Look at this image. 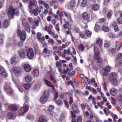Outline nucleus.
<instances>
[{"instance_id":"09e8293b","label":"nucleus","mask_w":122,"mask_h":122,"mask_svg":"<svg viewBox=\"0 0 122 122\" xmlns=\"http://www.w3.org/2000/svg\"><path fill=\"white\" fill-rule=\"evenodd\" d=\"M41 35V34L40 32H38L37 33V37L38 39V40L40 41H41V38L40 36Z\"/></svg>"},{"instance_id":"2eb2a0df","label":"nucleus","mask_w":122,"mask_h":122,"mask_svg":"<svg viewBox=\"0 0 122 122\" xmlns=\"http://www.w3.org/2000/svg\"><path fill=\"white\" fill-rule=\"evenodd\" d=\"M24 68L26 72H29L31 70V68L30 66L28 64H25L24 66Z\"/></svg>"},{"instance_id":"473e14b6","label":"nucleus","mask_w":122,"mask_h":122,"mask_svg":"<svg viewBox=\"0 0 122 122\" xmlns=\"http://www.w3.org/2000/svg\"><path fill=\"white\" fill-rule=\"evenodd\" d=\"M94 51L95 56L99 55V51L97 47H95L94 48Z\"/></svg>"},{"instance_id":"774afa93","label":"nucleus","mask_w":122,"mask_h":122,"mask_svg":"<svg viewBox=\"0 0 122 122\" xmlns=\"http://www.w3.org/2000/svg\"><path fill=\"white\" fill-rule=\"evenodd\" d=\"M28 19L30 23H33V20L32 18L29 17L28 18Z\"/></svg>"},{"instance_id":"f257e3e1","label":"nucleus","mask_w":122,"mask_h":122,"mask_svg":"<svg viewBox=\"0 0 122 122\" xmlns=\"http://www.w3.org/2000/svg\"><path fill=\"white\" fill-rule=\"evenodd\" d=\"M19 10L16 8H14L11 6H10L8 9L7 14L9 17L12 18L14 14L18 16L19 15Z\"/></svg>"},{"instance_id":"412c9836","label":"nucleus","mask_w":122,"mask_h":122,"mask_svg":"<svg viewBox=\"0 0 122 122\" xmlns=\"http://www.w3.org/2000/svg\"><path fill=\"white\" fill-rule=\"evenodd\" d=\"M110 92L111 95L114 96L117 94V90L116 89L112 88L110 90Z\"/></svg>"},{"instance_id":"6e6d98bb","label":"nucleus","mask_w":122,"mask_h":122,"mask_svg":"<svg viewBox=\"0 0 122 122\" xmlns=\"http://www.w3.org/2000/svg\"><path fill=\"white\" fill-rule=\"evenodd\" d=\"M117 22L120 24L122 23V19L121 18H118L117 19Z\"/></svg>"},{"instance_id":"338daca9","label":"nucleus","mask_w":122,"mask_h":122,"mask_svg":"<svg viewBox=\"0 0 122 122\" xmlns=\"http://www.w3.org/2000/svg\"><path fill=\"white\" fill-rule=\"evenodd\" d=\"M49 3L51 5L53 6L55 5L56 3L54 1H49Z\"/></svg>"},{"instance_id":"4d7b16f0","label":"nucleus","mask_w":122,"mask_h":122,"mask_svg":"<svg viewBox=\"0 0 122 122\" xmlns=\"http://www.w3.org/2000/svg\"><path fill=\"white\" fill-rule=\"evenodd\" d=\"M4 37V35H0V43H1Z\"/></svg>"},{"instance_id":"3c124183","label":"nucleus","mask_w":122,"mask_h":122,"mask_svg":"<svg viewBox=\"0 0 122 122\" xmlns=\"http://www.w3.org/2000/svg\"><path fill=\"white\" fill-rule=\"evenodd\" d=\"M48 110L50 115L52 116L54 115V113L52 110L50 108H49Z\"/></svg>"},{"instance_id":"bf43d9fd","label":"nucleus","mask_w":122,"mask_h":122,"mask_svg":"<svg viewBox=\"0 0 122 122\" xmlns=\"http://www.w3.org/2000/svg\"><path fill=\"white\" fill-rule=\"evenodd\" d=\"M23 43L21 41L19 42L18 44V46L19 47H21L23 46Z\"/></svg>"},{"instance_id":"4be33fe9","label":"nucleus","mask_w":122,"mask_h":122,"mask_svg":"<svg viewBox=\"0 0 122 122\" xmlns=\"http://www.w3.org/2000/svg\"><path fill=\"white\" fill-rule=\"evenodd\" d=\"M76 5V2L75 0H72L71 2L70 5V9L72 10L74 8Z\"/></svg>"},{"instance_id":"0eeeda50","label":"nucleus","mask_w":122,"mask_h":122,"mask_svg":"<svg viewBox=\"0 0 122 122\" xmlns=\"http://www.w3.org/2000/svg\"><path fill=\"white\" fill-rule=\"evenodd\" d=\"M27 56L30 59H32L34 56V52L33 49L30 48L28 49L27 51Z\"/></svg>"},{"instance_id":"f8f14e48","label":"nucleus","mask_w":122,"mask_h":122,"mask_svg":"<svg viewBox=\"0 0 122 122\" xmlns=\"http://www.w3.org/2000/svg\"><path fill=\"white\" fill-rule=\"evenodd\" d=\"M18 55L19 57L22 59H24L25 57L24 51L22 49H20L19 50Z\"/></svg>"},{"instance_id":"e2e57ef3","label":"nucleus","mask_w":122,"mask_h":122,"mask_svg":"<svg viewBox=\"0 0 122 122\" xmlns=\"http://www.w3.org/2000/svg\"><path fill=\"white\" fill-rule=\"evenodd\" d=\"M77 122H82V118L81 117H79L77 118Z\"/></svg>"},{"instance_id":"864d4df0","label":"nucleus","mask_w":122,"mask_h":122,"mask_svg":"<svg viewBox=\"0 0 122 122\" xmlns=\"http://www.w3.org/2000/svg\"><path fill=\"white\" fill-rule=\"evenodd\" d=\"M106 105L107 106L108 108L109 109H110L112 108V106L110 104V103L108 101L107 102V103L106 104Z\"/></svg>"},{"instance_id":"a18cd8bd","label":"nucleus","mask_w":122,"mask_h":122,"mask_svg":"<svg viewBox=\"0 0 122 122\" xmlns=\"http://www.w3.org/2000/svg\"><path fill=\"white\" fill-rule=\"evenodd\" d=\"M31 84H24L23 87L26 90L28 89L31 86Z\"/></svg>"},{"instance_id":"49530a36","label":"nucleus","mask_w":122,"mask_h":122,"mask_svg":"<svg viewBox=\"0 0 122 122\" xmlns=\"http://www.w3.org/2000/svg\"><path fill=\"white\" fill-rule=\"evenodd\" d=\"M50 77L51 79V80L53 82V83H56V80L53 76L52 75H50Z\"/></svg>"},{"instance_id":"72a5a7b5","label":"nucleus","mask_w":122,"mask_h":122,"mask_svg":"<svg viewBox=\"0 0 122 122\" xmlns=\"http://www.w3.org/2000/svg\"><path fill=\"white\" fill-rule=\"evenodd\" d=\"M37 3V1L36 0H30V5H33L34 6H36Z\"/></svg>"},{"instance_id":"a211bd4d","label":"nucleus","mask_w":122,"mask_h":122,"mask_svg":"<svg viewBox=\"0 0 122 122\" xmlns=\"http://www.w3.org/2000/svg\"><path fill=\"white\" fill-rule=\"evenodd\" d=\"M38 122H47V118L45 116H41L39 118Z\"/></svg>"},{"instance_id":"8fccbe9b","label":"nucleus","mask_w":122,"mask_h":122,"mask_svg":"<svg viewBox=\"0 0 122 122\" xmlns=\"http://www.w3.org/2000/svg\"><path fill=\"white\" fill-rule=\"evenodd\" d=\"M105 113L107 116L108 115V113H110V111L108 109H107L106 108H105L104 110Z\"/></svg>"},{"instance_id":"6ab92c4d","label":"nucleus","mask_w":122,"mask_h":122,"mask_svg":"<svg viewBox=\"0 0 122 122\" xmlns=\"http://www.w3.org/2000/svg\"><path fill=\"white\" fill-rule=\"evenodd\" d=\"M13 71L16 75L17 74H20V68H18L16 67H14L13 68Z\"/></svg>"},{"instance_id":"7ed1b4c3","label":"nucleus","mask_w":122,"mask_h":122,"mask_svg":"<svg viewBox=\"0 0 122 122\" xmlns=\"http://www.w3.org/2000/svg\"><path fill=\"white\" fill-rule=\"evenodd\" d=\"M22 22V25L25 27V30L28 33L30 31V26L29 24L26 21L25 19L24 18H22L21 20Z\"/></svg>"},{"instance_id":"20e7f679","label":"nucleus","mask_w":122,"mask_h":122,"mask_svg":"<svg viewBox=\"0 0 122 122\" xmlns=\"http://www.w3.org/2000/svg\"><path fill=\"white\" fill-rule=\"evenodd\" d=\"M108 78L109 80L111 82H117L118 79L117 74L115 72H111L109 75Z\"/></svg>"},{"instance_id":"cd10ccee","label":"nucleus","mask_w":122,"mask_h":122,"mask_svg":"<svg viewBox=\"0 0 122 122\" xmlns=\"http://www.w3.org/2000/svg\"><path fill=\"white\" fill-rule=\"evenodd\" d=\"M25 79L26 82L28 83L30 82L32 80L31 76L29 75H27L25 76Z\"/></svg>"},{"instance_id":"69168bd1","label":"nucleus","mask_w":122,"mask_h":122,"mask_svg":"<svg viewBox=\"0 0 122 122\" xmlns=\"http://www.w3.org/2000/svg\"><path fill=\"white\" fill-rule=\"evenodd\" d=\"M54 50L56 52H57L59 51L58 48L56 46H55L53 47Z\"/></svg>"},{"instance_id":"e433bc0d","label":"nucleus","mask_w":122,"mask_h":122,"mask_svg":"<svg viewBox=\"0 0 122 122\" xmlns=\"http://www.w3.org/2000/svg\"><path fill=\"white\" fill-rule=\"evenodd\" d=\"M65 15L67 18L68 20L69 21H72L71 17L69 14L66 13H65Z\"/></svg>"},{"instance_id":"0e129e2a","label":"nucleus","mask_w":122,"mask_h":122,"mask_svg":"<svg viewBox=\"0 0 122 122\" xmlns=\"http://www.w3.org/2000/svg\"><path fill=\"white\" fill-rule=\"evenodd\" d=\"M58 94L57 92H55L54 94V99L56 100L57 98Z\"/></svg>"},{"instance_id":"79ce46f5","label":"nucleus","mask_w":122,"mask_h":122,"mask_svg":"<svg viewBox=\"0 0 122 122\" xmlns=\"http://www.w3.org/2000/svg\"><path fill=\"white\" fill-rule=\"evenodd\" d=\"M78 48L79 50L83 51L85 47L83 44H81L78 46Z\"/></svg>"},{"instance_id":"b1692460","label":"nucleus","mask_w":122,"mask_h":122,"mask_svg":"<svg viewBox=\"0 0 122 122\" xmlns=\"http://www.w3.org/2000/svg\"><path fill=\"white\" fill-rule=\"evenodd\" d=\"M43 95L48 98L50 95V92L47 90H45L44 92Z\"/></svg>"},{"instance_id":"4468645a","label":"nucleus","mask_w":122,"mask_h":122,"mask_svg":"<svg viewBox=\"0 0 122 122\" xmlns=\"http://www.w3.org/2000/svg\"><path fill=\"white\" fill-rule=\"evenodd\" d=\"M91 8L95 11H97L98 10L99 8V5L97 4H94L92 5L91 6Z\"/></svg>"},{"instance_id":"9d476101","label":"nucleus","mask_w":122,"mask_h":122,"mask_svg":"<svg viewBox=\"0 0 122 122\" xmlns=\"http://www.w3.org/2000/svg\"><path fill=\"white\" fill-rule=\"evenodd\" d=\"M0 74L4 77H7V74L5 70L2 66H0Z\"/></svg>"},{"instance_id":"393cba45","label":"nucleus","mask_w":122,"mask_h":122,"mask_svg":"<svg viewBox=\"0 0 122 122\" xmlns=\"http://www.w3.org/2000/svg\"><path fill=\"white\" fill-rule=\"evenodd\" d=\"M39 9V8L38 6H36L35 9H33L32 11V14L35 16H37L38 15V13H37V10Z\"/></svg>"},{"instance_id":"f704fd0d","label":"nucleus","mask_w":122,"mask_h":122,"mask_svg":"<svg viewBox=\"0 0 122 122\" xmlns=\"http://www.w3.org/2000/svg\"><path fill=\"white\" fill-rule=\"evenodd\" d=\"M85 33L87 37H90L91 36L92 33L91 32L88 30H86L85 32Z\"/></svg>"},{"instance_id":"ddd939ff","label":"nucleus","mask_w":122,"mask_h":122,"mask_svg":"<svg viewBox=\"0 0 122 122\" xmlns=\"http://www.w3.org/2000/svg\"><path fill=\"white\" fill-rule=\"evenodd\" d=\"M48 99L47 97L42 95L40 98V102L42 104H44L47 101Z\"/></svg>"},{"instance_id":"603ef678","label":"nucleus","mask_w":122,"mask_h":122,"mask_svg":"<svg viewBox=\"0 0 122 122\" xmlns=\"http://www.w3.org/2000/svg\"><path fill=\"white\" fill-rule=\"evenodd\" d=\"M112 117L114 121H115L116 120L118 119V117L117 115L115 114H113L112 115Z\"/></svg>"},{"instance_id":"39448f33","label":"nucleus","mask_w":122,"mask_h":122,"mask_svg":"<svg viewBox=\"0 0 122 122\" xmlns=\"http://www.w3.org/2000/svg\"><path fill=\"white\" fill-rule=\"evenodd\" d=\"M111 67L108 66L103 68L101 71V74L104 76H107L111 71Z\"/></svg>"},{"instance_id":"6e6552de","label":"nucleus","mask_w":122,"mask_h":122,"mask_svg":"<svg viewBox=\"0 0 122 122\" xmlns=\"http://www.w3.org/2000/svg\"><path fill=\"white\" fill-rule=\"evenodd\" d=\"M6 107L8 109L10 110H13L14 111H16L18 109L17 106L14 105H11L10 104H7Z\"/></svg>"},{"instance_id":"c03bdc74","label":"nucleus","mask_w":122,"mask_h":122,"mask_svg":"<svg viewBox=\"0 0 122 122\" xmlns=\"http://www.w3.org/2000/svg\"><path fill=\"white\" fill-rule=\"evenodd\" d=\"M96 32H97L100 29V26L98 25H96L94 28Z\"/></svg>"},{"instance_id":"a19ab883","label":"nucleus","mask_w":122,"mask_h":122,"mask_svg":"<svg viewBox=\"0 0 122 122\" xmlns=\"http://www.w3.org/2000/svg\"><path fill=\"white\" fill-rule=\"evenodd\" d=\"M11 62L12 64L15 65L16 63V62L15 61V57H13L11 59Z\"/></svg>"},{"instance_id":"4c0bfd02","label":"nucleus","mask_w":122,"mask_h":122,"mask_svg":"<svg viewBox=\"0 0 122 122\" xmlns=\"http://www.w3.org/2000/svg\"><path fill=\"white\" fill-rule=\"evenodd\" d=\"M87 3L86 0H83L81 2V5L83 7H85L86 6Z\"/></svg>"},{"instance_id":"423d86ee","label":"nucleus","mask_w":122,"mask_h":122,"mask_svg":"<svg viewBox=\"0 0 122 122\" xmlns=\"http://www.w3.org/2000/svg\"><path fill=\"white\" fill-rule=\"evenodd\" d=\"M17 34L18 36L20 37L21 40L23 42L25 40L26 38V32L24 30H23L21 32L20 30H18L17 31Z\"/></svg>"},{"instance_id":"f3484780","label":"nucleus","mask_w":122,"mask_h":122,"mask_svg":"<svg viewBox=\"0 0 122 122\" xmlns=\"http://www.w3.org/2000/svg\"><path fill=\"white\" fill-rule=\"evenodd\" d=\"M7 117L9 119H13L15 117L16 115L14 112H11L8 113Z\"/></svg>"},{"instance_id":"aec40b11","label":"nucleus","mask_w":122,"mask_h":122,"mask_svg":"<svg viewBox=\"0 0 122 122\" xmlns=\"http://www.w3.org/2000/svg\"><path fill=\"white\" fill-rule=\"evenodd\" d=\"M117 60L120 64L122 63V54L119 53L117 56Z\"/></svg>"},{"instance_id":"ea45409f","label":"nucleus","mask_w":122,"mask_h":122,"mask_svg":"<svg viewBox=\"0 0 122 122\" xmlns=\"http://www.w3.org/2000/svg\"><path fill=\"white\" fill-rule=\"evenodd\" d=\"M52 26H51L49 27V30L47 31L49 33V34L52 35L54 34L53 32L51 30V29H52Z\"/></svg>"},{"instance_id":"2f4dec72","label":"nucleus","mask_w":122,"mask_h":122,"mask_svg":"<svg viewBox=\"0 0 122 122\" xmlns=\"http://www.w3.org/2000/svg\"><path fill=\"white\" fill-rule=\"evenodd\" d=\"M88 82L91 84L93 83L94 84H97V83L96 82L95 79L93 78L91 79V80L90 79L87 80Z\"/></svg>"},{"instance_id":"5fc2aeb1","label":"nucleus","mask_w":122,"mask_h":122,"mask_svg":"<svg viewBox=\"0 0 122 122\" xmlns=\"http://www.w3.org/2000/svg\"><path fill=\"white\" fill-rule=\"evenodd\" d=\"M77 83L78 82L76 81H69L68 84H77Z\"/></svg>"},{"instance_id":"680f3d73","label":"nucleus","mask_w":122,"mask_h":122,"mask_svg":"<svg viewBox=\"0 0 122 122\" xmlns=\"http://www.w3.org/2000/svg\"><path fill=\"white\" fill-rule=\"evenodd\" d=\"M64 52L65 54H66L67 53L70 54V48H68L67 50L64 49Z\"/></svg>"},{"instance_id":"052dcab7","label":"nucleus","mask_w":122,"mask_h":122,"mask_svg":"<svg viewBox=\"0 0 122 122\" xmlns=\"http://www.w3.org/2000/svg\"><path fill=\"white\" fill-rule=\"evenodd\" d=\"M24 99L26 102H28L29 101V98L28 97L26 96H25L24 97Z\"/></svg>"},{"instance_id":"1a4fd4ad","label":"nucleus","mask_w":122,"mask_h":122,"mask_svg":"<svg viewBox=\"0 0 122 122\" xmlns=\"http://www.w3.org/2000/svg\"><path fill=\"white\" fill-rule=\"evenodd\" d=\"M121 46V45H120L119 46H116L115 49L114 48L112 49L111 51V53L112 55L113 56H114L117 53L116 51H118Z\"/></svg>"},{"instance_id":"bb28decb","label":"nucleus","mask_w":122,"mask_h":122,"mask_svg":"<svg viewBox=\"0 0 122 122\" xmlns=\"http://www.w3.org/2000/svg\"><path fill=\"white\" fill-rule=\"evenodd\" d=\"M33 76L35 77H37L39 75V71L38 70L35 69L33 70Z\"/></svg>"},{"instance_id":"c756f323","label":"nucleus","mask_w":122,"mask_h":122,"mask_svg":"<svg viewBox=\"0 0 122 122\" xmlns=\"http://www.w3.org/2000/svg\"><path fill=\"white\" fill-rule=\"evenodd\" d=\"M40 84H34L33 86V88L35 91H37L40 88Z\"/></svg>"},{"instance_id":"c85d7f7f","label":"nucleus","mask_w":122,"mask_h":122,"mask_svg":"<svg viewBox=\"0 0 122 122\" xmlns=\"http://www.w3.org/2000/svg\"><path fill=\"white\" fill-rule=\"evenodd\" d=\"M102 41L101 39H100L97 41L95 45H97L99 46L100 47L102 45Z\"/></svg>"},{"instance_id":"5701e85b","label":"nucleus","mask_w":122,"mask_h":122,"mask_svg":"<svg viewBox=\"0 0 122 122\" xmlns=\"http://www.w3.org/2000/svg\"><path fill=\"white\" fill-rule=\"evenodd\" d=\"M72 108L74 112L76 113H77L79 112V111L78 109V108L74 104H73L72 106Z\"/></svg>"},{"instance_id":"de8ad7c7","label":"nucleus","mask_w":122,"mask_h":122,"mask_svg":"<svg viewBox=\"0 0 122 122\" xmlns=\"http://www.w3.org/2000/svg\"><path fill=\"white\" fill-rule=\"evenodd\" d=\"M85 32H84V31L80 32L79 33L80 36L82 38H84L85 36Z\"/></svg>"},{"instance_id":"58836bf2","label":"nucleus","mask_w":122,"mask_h":122,"mask_svg":"<svg viewBox=\"0 0 122 122\" xmlns=\"http://www.w3.org/2000/svg\"><path fill=\"white\" fill-rule=\"evenodd\" d=\"M82 17L83 19L86 20L88 18L87 14L86 12L84 13L82 15Z\"/></svg>"},{"instance_id":"f03ea898","label":"nucleus","mask_w":122,"mask_h":122,"mask_svg":"<svg viewBox=\"0 0 122 122\" xmlns=\"http://www.w3.org/2000/svg\"><path fill=\"white\" fill-rule=\"evenodd\" d=\"M29 109L28 106L26 105L20 108L18 112L19 116H22L25 114L28 111Z\"/></svg>"},{"instance_id":"dca6fc26","label":"nucleus","mask_w":122,"mask_h":122,"mask_svg":"<svg viewBox=\"0 0 122 122\" xmlns=\"http://www.w3.org/2000/svg\"><path fill=\"white\" fill-rule=\"evenodd\" d=\"M5 89L6 90L7 94L9 95H11L13 93V90L9 87L7 86V88H5Z\"/></svg>"},{"instance_id":"c9c22d12","label":"nucleus","mask_w":122,"mask_h":122,"mask_svg":"<svg viewBox=\"0 0 122 122\" xmlns=\"http://www.w3.org/2000/svg\"><path fill=\"white\" fill-rule=\"evenodd\" d=\"M57 13H58L60 17H62L64 15H65L66 12L64 11H60L57 10Z\"/></svg>"},{"instance_id":"37998d69","label":"nucleus","mask_w":122,"mask_h":122,"mask_svg":"<svg viewBox=\"0 0 122 122\" xmlns=\"http://www.w3.org/2000/svg\"><path fill=\"white\" fill-rule=\"evenodd\" d=\"M103 29L105 32H107L109 30V28L107 26H104L103 27Z\"/></svg>"},{"instance_id":"13d9d810","label":"nucleus","mask_w":122,"mask_h":122,"mask_svg":"<svg viewBox=\"0 0 122 122\" xmlns=\"http://www.w3.org/2000/svg\"><path fill=\"white\" fill-rule=\"evenodd\" d=\"M48 42H50L51 45H52L54 43V41L53 39L50 38H49Z\"/></svg>"},{"instance_id":"7c9ffc66","label":"nucleus","mask_w":122,"mask_h":122,"mask_svg":"<svg viewBox=\"0 0 122 122\" xmlns=\"http://www.w3.org/2000/svg\"><path fill=\"white\" fill-rule=\"evenodd\" d=\"M55 102L57 105L58 106L61 107L62 105L63 104L62 102L60 100H56Z\"/></svg>"},{"instance_id":"a878e982","label":"nucleus","mask_w":122,"mask_h":122,"mask_svg":"<svg viewBox=\"0 0 122 122\" xmlns=\"http://www.w3.org/2000/svg\"><path fill=\"white\" fill-rule=\"evenodd\" d=\"M9 25V22L8 20H6L4 21L3 27L4 28H7Z\"/></svg>"},{"instance_id":"9b49d317","label":"nucleus","mask_w":122,"mask_h":122,"mask_svg":"<svg viewBox=\"0 0 122 122\" xmlns=\"http://www.w3.org/2000/svg\"><path fill=\"white\" fill-rule=\"evenodd\" d=\"M95 59L96 62L99 64L97 65L99 66H100L102 65V61L101 58L98 55L96 56H95Z\"/></svg>"}]
</instances>
